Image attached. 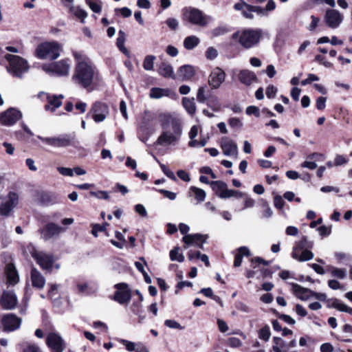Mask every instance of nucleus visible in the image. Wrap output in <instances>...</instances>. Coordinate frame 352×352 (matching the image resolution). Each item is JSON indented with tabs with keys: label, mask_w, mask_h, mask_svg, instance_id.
I'll list each match as a JSON object with an SVG mask.
<instances>
[{
	"label": "nucleus",
	"mask_w": 352,
	"mask_h": 352,
	"mask_svg": "<svg viewBox=\"0 0 352 352\" xmlns=\"http://www.w3.org/2000/svg\"><path fill=\"white\" fill-rule=\"evenodd\" d=\"M74 57L76 60V66L72 79L78 86L92 89V85L98 72L91 60L81 52H74Z\"/></svg>",
	"instance_id": "obj_1"
},
{
	"label": "nucleus",
	"mask_w": 352,
	"mask_h": 352,
	"mask_svg": "<svg viewBox=\"0 0 352 352\" xmlns=\"http://www.w3.org/2000/svg\"><path fill=\"white\" fill-rule=\"evenodd\" d=\"M263 34L261 29H245L234 33L232 39L236 40L245 49H250L258 43Z\"/></svg>",
	"instance_id": "obj_2"
},
{
	"label": "nucleus",
	"mask_w": 352,
	"mask_h": 352,
	"mask_svg": "<svg viewBox=\"0 0 352 352\" xmlns=\"http://www.w3.org/2000/svg\"><path fill=\"white\" fill-rule=\"evenodd\" d=\"M60 51L61 46L57 42H45L37 46L34 54L40 59L55 60L59 57Z\"/></svg>",
	"instance_id": "obj_3"
},
{
	"label": "nucleus",
	"mask_w": 352,
	"mask_h": 352,
	"mask_svg": "<svg viewBox=\"0 0 352 352\" xmlns=\"http://www.w3.org/2000/svg\"><path fill=\"white\" fill-rule=\"evenodd\" d=\"M6 60L9 62L7 71L13 76L21 78L23 74L29 69L28 62L23 58L12 54L6 55Z\"/></svg>",
	"instance_id": "obj_4"
},
{
	"label": "nucleus",
	"mask_w": 352,
	"mask_h": 352,
	"mask_svg": "<svg viewBox=\"0 0 352 352\" xmlns=\"http://www.w3.org/2000/svg\"><path fill=\"white\" fill-rule=\"evenodd\" d=\"M71 61L68 58L62 59L51 63H45L42 65V69L50 75L57 76H65L69 73Z\"/></svg>",
	"instance_id": "obj_5"
},
{
	"label": "nucleus",
	"mask_w": 352,
	"mask_h": 352,
	"mask_svg": "<svg viewBox=\"0 0 352 352\" xmlns=\"http://www.w3.org/2000/svg\"><path fill=\"white\" fill-rule=\"evenodd\" d=\"M24 253L31 254L43 270L51 269L54 262L52 255L38 251L32 244H29L25 248Z\"/></svg>",
	"instance_id": "obj_6"
},
{
	"label": "nucleus",
	"mask_w": 352,
	"mask_h": 352,
	"mask_svg": "<svg viewBox=\"0 0 352 352\" xmlns=\"http://www.w3.org/2000/svg\"><path fill=\"white\" fill-rule=\"evenodd\" d=\"M183 17L185 21L199 27H206L210 19V17L205 15L202 11L192 7L183 10Z\"/></svg>",
	"instance_id": "obj_7"
},
{
	"label": "nucleus",
	"mask_w": 352,
	"mask_h": 352,
	"mask_svg": "<svg viewBox=\"0 0 352 352\" xmlns=\"http://www.w3.org/2000/svg\"><path fill=\"white\" fill-rule=\"evenodd\" d=\"M210 186L214 192L221 199H228L235 197L241 199L243 196V192L239 190L228 188L226 183L222 181H214L210 182Z\"/></svg>",
	"instance_id": "obj_8"
},
{
	"label": "nucleus",
	"mask_w": 352,
	"mask_h": 352,
	"mask_svg": "<svg viewBox=\"0 0 352 352\" xmlns=\"http://www.w3.org/2000/svg\"><path fill=\"white\" fill-rule=\"evenodd\" d=\"M38 138L45 144L54 148L67 147L72 144L74 136L70 134H63L58 136L43 138L38 136Z\"/></svg>",
	"instance_id": "obj_9"
},
{
	"label": "nucleus",
	"mask_w": 352,
	"mask_h": 352,
	"mask_svg": "<svg viewBox=\"0 0 352 352\" xmlns=\"http://www.w3.org/2000/svg\"><path fill=\"white\" fill-rule=\"evenodd\" d=\"M170 130L164 129L165 131L159 136L157 144L160 145H169L179 140L182 135L181 126L170 128Z\"/></svg>",
	"instance_id": "obj_10"
},
{
	"label": "nucleus",
	"mask_w": 352,
	"mask_h": 352,
	"mask_svg": "<svg viewBox=\"0 0 352 352\" xmlns=\"http://www.w3.org/2000/svg\"><path fill=\"white\" fill-rule=\"evenodd\" d=\"M89 115H91L93 120L96 122H103L109 115L108 106L105 103L98 101L92 104L87 113V116Z\"/></svg>",
	"instance_id": "obj_11"
},
{
	"label": "nucleus",
	"mask_w": 352,
	"mask_h": 352,
	"mask_svg": "<svg viewBox=\"0 0 352 352\" xmlns=\"http://www.w3.org/2000/svg\"><path fill=\"white\" fill-rule=\"evenodd\" d=\"M38 96L41 100L47 102V104L45 105V109L51 112H54L57 108L62 105V100L64 98L62 94L56 96L45 92L39 93Z\"/></svg>",
	"instance_id": "obj_12"
},
{
	"label": "nucleus",
	"mask_w": 352,
	"mask_h": 352,
	"mask_svg": "<svg viewBox=\"0 0 352 352\" xmlns=\"http://www.w3.org/2000/svg\"><path fill=\"white\" fill-rule=\"evenodd\" d=\"M22 319L14 314H6L2 316L1 324L6 332H12L19 329L21 325Z\"/></svg>",
	"instance_id": "obj_13"
},
{
	"label": "nucleus",
	"mask_w": 352,
	"mask_h": 352,
	"mask_svg": "<svg viewBox=\"0 0 352 352\" xmlns=\"http://www.w3.org/2000/svg\"><path fill=\"white\" fill-rule=\"evenodd\" d=\"M18 299L14 290H4L0 298V305L5 310H12L16 308Z\"/></svg>",
	"instance_id": "obj_14"
},
{
	"label": "nucleus",
	"mask_w": 352,
	"mask_h": 352,
	"mask_svg": "<svg viewBox=\"0 0 352 352\" xmlns=\"http://www.w3.org/2000/svg\"><path fill=\"white\" fill-rule=\"evenodd\" d=\"M22 117L20 111L10 108L0 113V124L5 126H11L15 124Z\"/></svg>",
	"instance_id": "obj_15"
},
{
	"label": "nucleus",
	"mask_w": 352,
	"mask_h": 352,
	"mask_svg": "<svg viewBox=\"0 0 352 352\" xmlns=\"http://www.w3.org/2000/svg\"><path fill=\"white\" fill-rule=\"evenodd\" d=\"M46 344L52 352H63L65 349V342L56 333H50L46 338Z\"/></svg>",
	"instance_id": "obj_16"
},
{
	"label": "nucleus",
	"mask_w": 352,
	"mask_h": 352,
	"mask_svg": "<svg viewBox=\"0 0 352 352\" xmlns=\"http://www.w3.org/2000/svg\"><path fill=\"white\" fill-rule=\"evenodd\" d=\"M117 291L114 294L113 299L121 305L128 303L131 300V291L126 283H118L115 285Z\"/></svg>",
	"instance_id": "obj_17"
},
{
	"label": "nucleus",
	"mask_w": 352,
	"mask_h": 352,
	"mask_svg": "<svg viewBox=\"0 0 352 352\" xmlns=\"http://www.w3.org/2000/svg\"><path fill=\"white\" fill-rule=\"evenodd\" d=\"M207 238V235L201 234L184 235L182 238V241L184 243V248L187 249L189 246L192 245L202 249Z\"/></svg>",
	"instance_id": "obj_18"
},
{
	"label": "nucleus",
	"mask_w": 352,
	"mask_h": 352,
	"mask_svg": "<svg viewBox=\"0 0 352 352\" xmlns=\"http://www.w3.org/2000/svg\"><path fill=\"white\" fill-rule=\"evenodd\" d=\"M225 79V72L219 67H215L209 75L208 84L212 89H217L220 87Z\"/></svg>",
	"instance_id": "obj_19"
},
{
	"label": "nucleus",
	"mask_w": 352,
	"mask_h": 352,
	"mask_svg": "<svg viewBox=\"0 0 352 352\" xmlns=\"http://www.w3.org/2000/svg\"><path fill=\"white\" fill-rule=\"evenodd\" d=\"M65 231V229L54 223L47 224L41 230H40L42 239L45 241L52 238L56 237L60 233Z\"/></svg>",
	"instance_id": "obj_20"
},
{
	"label": "nucleus",
	"mask_w": 352,
	"mask_h": 352,
	"mask_svg": "<svg viewBox=\"0 0 352 352\" xmlns=\"http://www.w3.org/2000/svg\"><path fill=\"white\" fill-rule=\"evenodd\" d=\"M220 146L223 155L226 156H236L238 146L235 142L228 137H223L220 141Z\"/></svg>",
	"instance_id": "obj_21"
},
{
	"label": "nucleus",
	"mask_w": 352,
	"mask_h": 352,
	"mask_svg": "<svg viewBox=\"0 0 352 352\" xmlns=\"http://www.w3.org/2000/svg\"><path fill=\"white\" fill-rule=\"evenodd\" d=\"M18 202V195L10 192L8 195V200L0 205V214L3 216H8L10 211L16 206Z\"/></svg>",
	"instance_id": "obj_22"
},
{
	"label": "nucleus",
	"mask_w": 352,
	"mask_h": 352,
	"mask_svg": "<svg viewBox=\"0 0 352 352\" xmlns=\"http://www.w3.org/2000/svg\"><path fill=\"white\" fill-rule=\"evenodd\" d=\"M325 21L331 28H336L342 23L343 16L338 10H327L325 14Z\"/></svg>",
	"instance_id": "obj_23"
},
{
	"label": "nucleus",
	"mask_w": 352,
	"mask_h": 352,
	"mask_svg": "<svg viewBox=\"0 0 352 352\" xmlns=\"http://www.w3.org/2000/svg\"><path fill=\"white\" fill-rule=\"evenodd\" d=\"M195 75V68L191 65H186L179 68L176 77L177 79L185 81L190 80Z\"/></svg>",
	"instance_id": "obj_24"
},
{
	"label": "nucleus",
	"mask_w": 352,
	"mask_h": 352,
	"mask_svg": "<svg viewBox=\"0 0 352 352\" xmlns=\"http://www.w3.org/2000/svg\"><path fill=\"white\" fill-rule=\"evenodd\" d=\"M6 275L7 278V284L10 285H15L19 280L18 272L12 263H9L6 267Z\"/></svg>",
	"instance_id": "obj_25"
},
{
	"label": "nucleus",
	"mask_w": 352,
	"mask_h": 352,
	"mask_svg": "<svg viewBox=\"0 0 352 352\" xmlns=\"http://www.w3.org/2000/svg\"><path fill=\"white\" fill-rule=\"evenodd\" d=\"M159 119L164 129H168L169 126L175 127V125L181 126L179 121L169 113H160Z\"/></svg>",
	"instance_id": "obj_26"
},
{
	"label": "nucleus",
	"mask_w": 352,
	"mask_h": 352,
	"mask_svg": "<svg viewBox=\"0 0 352 352\" xmlns=\"http://www.w3.org/2000/svg\"><path fill=\"white\" fill-rule=\"evenodd\" d=\"M31 281L34 287L41 289L45 285V278L41 273L35 267H33L30 272Z\"/></svg>",
	"instance_id": "obj_27"
},
{
	"label": "nucleus",
	"mask_w": 352,
	"mask_h": 352,
	"mask_svg": "<svg viewBox=\"0 0 352 352\" xmlns=\"http://www.w3.org/2000/svg\"><path fill=\"white\" fill-rule=\"evenodd\" d=\"M238 78L241 83L248 86L257 80V77L254 72L248 69L241 70L238 74Z\"/></svg>",
	"instance_id": "obj_28"
},
{
	"label": "nucleus",
	"mask_w": 352,
	"mask_h": 352,
	"mask_svg": "<svg viewBox=\"0 0 352 352\" xmlns=\"http://www.w3.org/2000/svg\"><path fill=\"white\" fill-rule=\"evenodd\" d=\"M158 74L167 78L177 79L176 74L174 73L172 65L166 62H162L159 65L157 69Z\"/></svg>",
	"instance_id": "obj_29"
},
{
	"label": "nucleus",
	"mask_w": 352,
	"mask_h": 352,
	"mask_svg": "<svg viewBox=\"0 0 352 352\" xmlns=\"http://www.w3.org/2000/svg\"><path fill=\"white\" fill-rule=\"evenodd\" d=\"M234 8L236 10L241 11L243 16L246 19H252L254 18V12L252 9V6L248 4L243 1L235 3Z\"/></svg>",
	"instance_id": "obj_30"
},
{
	"label": "nucleus",
	"mask_w": 352,
	"mask_h": 352,
	"mask_svg": "<svg viewBox=\"0 0 352 352\" xmlns=\"http://www.w3.org/2000/svg\"><path fill=\"white\" fill-rule=\"evenodd\" d=\"M292 286L293 292L298 298L305 300L311 298V290L304 288L296 283H292Z\"/></svg>",
	"instance_id": "obj_31"
},
{
	"label": "nucleus",
	"mask_w": 352,
	"mask_h": 352,
	"mask_svg": "<svg viewBox=\"0 0 352 352\" xmlns=\"http://www.w3.org/2000/svg\"><path fill=\"white\" fill-rule=\"evenodd\" d=\"M300 250H298V248H293V251L292 252V256L293 258L300 262L309 261L313 258L314 254L311 251L305 250L299 255Z\"/></svg>",
	"instance_id": "obj_32"
},
{
	"label": "nucleus",
	"mask_w": 352,
	"mask_h": 352,
	"mask_svg": "<svg viewBox=\"0 0 352 352\" xmlns=\"http://www.w3.org/2000/svg\"><path fill=\"white\" fill-rule=\"evenodd\" d=\"M328 307L330 308L336 309L339 311L352 314V307H349L337 298L333 299L331 303L329 305Z\"/></svg>",
	"instance_id": "obj_33"
},
{
	"label": "nucleus",
	"mask_w": 352,
	"mask_h": 352,
	"mask_svg": "<svg viewBox=\"0 0 352 352\" xmlns=\"http://www.w3.org/2000/svg\"><path fill=\"white\" fill-rule=\"evenodd\" d=\"M40 201L45 204H52L58 200V196L51 192H42L39 195Z\"/></svg>",
	"instance_id": "obj_34"
},
{
	"label": "nucleus",
	"mask_w": 352,
	"mask_h": 352,
	"mask_svg": "<svg viewBox=\"0 0 352 352\" xmlns=\"http://www.w3.org/2000/svg\"><path fill=\"white\" fill-rule=\"evenodd\" d=\"M170 92L168 89L153 87L150 90L149 96L153 99H160L162 97L168 96Z\"/></svg>",
	"instance_id": "obj_35"
},
{
	"label": "nucleus",
	"mask_w": 352,
	"mask_h": 352,
	"mask_svg": "<svg viewBox=\"0 0 352 352\" xmlns=\"http://www.w3.org/2000/svg\"><path fill=\"white\" fill-rule=\"evenodd\" d=\"M69 12L76 18L79 19L82 23L85 22L87 16V12L78 6H70Z\"/></svg>",
	"instance_id": "obj_36"
},
{
	"label": "nucleus",
	"mask_w": 352,
	"mask_h": 352,
	"mask_svg": "<svg viewBox=\"0 0 352 352\" xmlns=\"http://www.w3.org/2000/svg\"><path fill=\"white\" fill-rule=\"evenodd\" d=\"M200 43L199 38L194 35L188 36L184 40V47L188 50H191L194 49Z\"/></svg>",
	"instance_id": "obj_37"
},
{
	"label": "nucleus",
	"mask_w": 352,
	"mask_h": 352,
	"mask_svg": "<svg viewBox=\"0 0 352 352\" xmlns=\"http://www.w3.org/2000/svg\"><path fill=\"white\" fill-rule=\"evenodd\" d=\"M182 103L185 109L190 115L195 114L196 111V105L194 98H184Z\"/></svg>",
	"instance_id": "obj_38"
},
{
	"label": "nucleus",
	"mask_w": 352,
	"mask_h": 352,
	"mask_svg": "<svg viewBox=\"0 0 352 352\" xmlns=\"http://www.w3.org/2000/svg\"><path fill=\"white\" fill-rule=\"evenodd\" d=\"M125 34L123 31L120 30L118 32V37L117 38L116 45L119 50L124 54L129 55L127 49L124 47Z\"/></svg>",
	"instance_id": "obj_39"
},
{
	"label": "nucleus",
	"mask_w": 352,
	"mask_h": 352,
	"mask_svg": "<svg viewBox=\"0 0 352 352\" xmlns=\"http://www.w3.org/2000/svg\"><path fill=\"white\" fill-rule=\"evenodd\" d=\"M190 191L194 193L195 199L197 201V202L201 203L205 200L206 193L204 190L195 186H191Z\"/></svg>",
	"instance_id": "obj_40"
},
{
	"label": "nucleus",
	"mask_w": 352,
	"mask_h": 352,
	"mask_svg": "<svg viewBox=\"0 0 352 352\" xmlns=\"http://www.w3.org/2000/svg\"><path fill=\"white\" fill-rule=\"evenodd\" d=\"M155 118V116L154 113L149 111H145L142 115L140 127L146 126L151 122L153 121Z\"/></svg>",
	"instance_id": "obj_41"
},
{
	"label": "nucleus",
	"mask_w": 352,
	"mask_h": 352,
	"mask_svg": "<svg viewBox=\"0 0 352 352\" xmlns=\"http://www.w3.org/2000/svg\"><path fill=\"white\" fill-rule=\"evenodd\" d=\"M89 8L95 13H100L102 10V1L100 0H85Z\"/></svg>",
	"instance_id": "obj_42"
},
{
	"label": "nucleus",
	"mask_w": 352,
	"mask_h": 352,
	"mask_svg": "<svg viewBox=\"0 0 352 352\" xmlns=\"http://www.w3.org/2000/svg\"><path fill=\"white\" fill-rule=\"evenodd\" d=\"M155 58V56L153 55L146 56L142 64L143 68L146 71L152 70L153 69Z\"/></svg>",
	"instance_id": "obj_43"
},
{
	"label": "nucleus",
	"mask_w": 352,
	"mask_h": 352,
	"mask_svg": "<svg viewBox=\"0 0 352 352\" xmlns=\"http://www.w3.org/2000/svg\"><path fill=\"white\" fill-rule=\"evenodd\" d=\"M23 352H42L40 347L34 343L25 342L21 344Z\"/></svg>",
	"instance_id": "obj_44"
},
{
	"label": "nucleus",
	"mask_w": 352,
	"mask_h": 352,
	"mask_svg": "<svg viewBox=\"0 0 352 352\" xmlns=\"http://www.w3.org/2000/svg\"><path fill=\"white\" fill-rule=\"evenodd\" d=\"M179 248L175 247L170 252V258L171 261H177L178 262H183L184 261V256L179 252Z\"/></svg>",
	"instance_id": "obj_45"
},
{
	"label": "nucleus",
	"mask_w": 352,
	"mask_h": 352,
	"mask_svg": "<svg viewBox=\"0 0 352 352\" xmlns=\"http://www.w3.org/2000/svg\"><path fill=\"white\" fill-rule=\"evenodd\" d=\"M271 336L270 327L265 325L261 328L258 332V337L264 341H268Z\"/></svg>",
	"instance_id": "obj_46"
},
{
	"label": "nucleus",
	"mask_w": 352,
	"mask_h": 352,
	"mask_svg": "<svg viewBox=\"0 0 352 352\" xmlns=\"http://www.w3.org/2000/svg\"><path fill=\"white\" fill-rule=\"evenodd\" d=\"M206 87L202 86L198 89L197 94V100L200 103H204L208 100V97L206 96Z\"/></svg>",
	"instance_id": "obj_47"
},
{
	"label": "nucleus",
	"mask_w": 352,
	"mask_h": 352,
	"mask_svg": "<svg viewBox=\"0 0 352 352\" xmlns=\"http://www.w3.org/2000/svg\"><path fill=\"white\" fill-rule=\"evenodd\" d=\"M330 272L333 276L337 277L340 279L344 278L346 276V271L345 269H340L332 267H331Z\"/></svg>",
	"instance_id": "obj_48"
},
{
	"label": "nucleus",
	"mask_w": 352,
	"mask_h": 352,
	"mask_svg": "<svg viewBox=\"0 0 352 352\" xmlns=\"http://www.w3.org/2000/svg\"><path fill=\"white\" fill-rule=\"evenodd\" d=\"M207 104L214 111H219L221 109V104L216 96L208 98Z\"/></svg>",
	"instance_id": "obj_49"
},
{
	"label": "nucleus",
	"mask_w": 352,
	"mask_h": 352,
	"mask_svg": "<svg viewBox=\"0 0 352 352\" xmlns=\"http://www.w3.org/2000/svg\"><path fill=\"white\" fill-rule=\"evenodd\" d=\"M273 341L275 345L273 346V350L274 352H283L282 348L284 346V342L280 338L274 337Z\"/></svg>",
	"instance_id": "obj_50"
},
{
	"label": "nucleus",
	"mask_w": 352,
	"mask_h": 352,
	"mask_svg": "<svg viewBox=\"0 0 352 352\" xmlns=\"http://www.w3.org/2000/svg\"><path fill=\"white\" fill-rule=\"evenodd\" d=\"M160 168L164 173V175H166L169 179L177 181V178L174 174V173L170 170L168 168H167L164 164L159 162Z\"/></svg>",
	"instance_id": "obj_51"
},
{
	"label": "nucleus",
	"mask_w": 352,
	"mask_h": 352,
	"mask_svg": "<svg viewBox=\"0 0 352 352\" xmlns=\"http://www.w3.org/2000/svg\"><path fill=\"white\" fill-rule=\"evenodd\" d=\"M164 325L170 329H183L184 327L175 320H166Z\"/></svg>",
	"instance_id": "obj_52"
},
{
	"label": "nucleus",
	"mask_w": 352,
	"mask_h": 352,
	"mask_svg": "<svg viewBox=\"0 0 352 352\" xmlns=\"http://www.w3.org/2000/svg\"><path fill=\"white\" fill-rule=\"evenodd\" d=\"M241 198L244 199V206L242 208L243 210H245L248 208H252L254 206V200L250 197L247 194L243 192V196Z\"/></svg>",
	"instance_id": "obj_53"
},
{
	"label": "nucleus",
	"mask_w": 352,
	"mask_h": 352,
	"mask_svg": "<svg viewBox=\"0 0 352 352\" xmlns=\"http://www.w3.org/2000/svg\"><path fill=\"white\" fill-rule=\"evenodd\" d=\"M228 32V30L226 27H217L213 29L211 32V34L213 37L219 36L225 34Z\"/></svg>",
	"instance_id": "obj_54"
},
{
	"label": "nucleus",
	"mask_w": 352,
	"mask_h": 352,
	"mask_svg": "<svg viewBox=\"0 0 352 352\" xmlns=\"http://www.w3.org/2000/svg\"><path fill=\"white\" fill-rule=\"evenodd\" d=\"M90 195L93 197H97L98 199H109V193L104 190H99L97 192L91 191Z\"/></svg>",
	"instance_id": "obj_55"
},
{
	"label": "nucleus",
	"mask_w": 352,
	"mask_h": 352,
	"mask_svg": "<svg viewBox=\"0 0 352 352\" xmlns=\"http://www.w3.org/2000/svg\"><path fill=\"white\" fill-rule=\"evenodd\" d=\"M262 207L263 208V217L265 218L270 217L273 212L269 204L266 201H263Z\"/></svg>",
	"instance_id": "obj_56"
},
{
	"label": "nucleus",
	"mask_w": 352,
	"mask_h": 352,
	"mask_svg": "<svg viewBox=\"0 0 352 352\" xmlns=\"http://www.w3.org/2000/svg\"><path fill=\"white\" fill-rule=\"evenodd\" d=\"M319 77L314 74H309L307 78L301 81V85L305 86L308 84H311L312 82L318 81Z\"/></svg>",
	"instance_id": "obj_57"
},
{
	"label": "nucleus",
	"mask_w": 352,
	"mask_h": 352,
	"mask_svg": "<svg viewBox=\"0 0 352 352\" xmlns=\"http://www.w3.org/2000/svg\"><path fill=\"white\" fill-rule=\"evenodd\" d=\"M311 22L307 27V29L311 31L314 32L316 28L318 27L320 20L318 17H316L314 15L311 16Z\"/></svg>",
	"instance_id": "obj_58"
},
{
	"label": "nucleus",
	"mask_w": 352,
	"mask_h": 352,
	"mask_svg": "<svg viewBox=\"0 0 352 352\" xmlns=\"http://www.w3.org/2000/svg\"><path fill=\"white\" fill-rule=\"evenodd\" d=\"M218 55L217 50L213 47H210L206 52V56L208 59L212 60L215 58Z\"/></svg>",
	"instance_id": "obj_59"
},
{
	"label": "nucleus",
	"mask_w": 352,
	"mask_h": 352,
	"mask_svg": "<svg viewBox=\"0 0 352 352\" xmlns=\"http://www.w3.org/2000/svg\"><path fill=\"white\" fill-rule=\"evenodd\" d=\"M315 60H316L320 64L324 65V67H326L327 68H330L332 67V64L330 62L326 60L325 57L323 56L316 55L315 56Z\"/></svg>",
	"instance_id": "obj_60"
},
{
	"label": "nucleus",
	"mask_w": 352,
	"mask_h": 352,
	"mask_svg": "<svg viewBox=\"0 0 352 352\" xmlns=\"http://www.w3.org/2000/svg\"><path fill=\"white\" fill-rule=\"evenodd\" d=\"M77 287L79 293L84 294H89L87 283H78L77 284Z\"/></svg>",
	"instance_id": "obj_61"
},
{
	"label": "nucleus",
	"mask_w": 352,
	"mask_h": 352,
	"mask_svg": "<svg viewBox=\"0 0 352 352\" xmlns=\"http://www.w3.org/2000/svg\"><path fill=\"white\" fill-rule=\"evenodd\" d=\"M245 113L248 115H254L257 118L260 116L259 109L255 106L248 107L245 110Z\"/></svg>",
	"instance_id": "obj_62"
},
{
	"label": "nucleus",
	"mask_w": 352,
	"mask_h": 352,
	"mask_svg": "<svg viewBox=\"0 0 352 352\" xmlns=\"http://www.w3.org/2000/svg\"><path fill=\"white\" fill-rule=\"evenodd\" d=\"M252 9L254 13H256L260 16H266L268 15L265 8H263L260 6H252Z\"/></svg>",
	"instance_id": "obj_63"
},
{
	"label": "nucleus",
	"mask_w": 352,
	"mask_h": 352,
	"mask_svg": "<svg viewBox=\"0 0 352 352\" xmlns=\"http://www.w3.org/2000/svg\"><path fill=\"white\" fill-rule=\"evenodd\" d=\"M277 92V88L274 85H269L266 89V96L269 98H273L275 97Z\"/></svg>",
	"instance_id": "obj_64"
}]
</instances>
